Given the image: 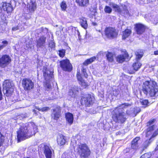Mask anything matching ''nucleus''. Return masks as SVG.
Wrapping results in <instances>:
<instances>
[{
    "label": "nucleus",
    "instance_id": "f257e3e1",
    "mask_svg": "<svg viewBox=\"0 0 158 158\" xmlns=\"http://www.w3.org/2000/svg\"><path fill=\"white\" fill-rule=\"evenodd\" d=\"M20 126L19 129L17 131L18 142L30 138L38 131L37 126L32 122L29 123L27 126L20 124Z\"/></svg>",
    "mask_w": 158,
    "mask_h": 158
},
{
    "label": "nucleus",
    "instance_id": "f03ea898",
    "mask_svg": "<svg viewBox=\"0 0 158 158\" xmlns=\"http://www.w3.org/2000/svg\"><path fill=\"white\" fill-rule=\"evenodd\" d=\"M142 90L146 95L151 97L158 96V85L154 81H145L143 84Z\"/></svg>",
    "mask_w": 158,
    "mask_h": 158
},
{
    "label": "nucleus",
    "instance_id": "7ed1b4c3",
    "mask_svg": "<svg viewBox=\"0 0 158 158\" xmlns=\"http://www.w3.org/2000/svg\"><path fill=\"white\" fill-rule=\"evenodd\" d=\"M130 104L124 103L120 106L116 107L112 112V118L116 123H123L126 120V114L123 110L122 108L127 106Z\"/></svg>",
    "mask_w": 158,
    "mask_h": 158
},
{
    "label": "nucleus",
    "instance_id": "20e7f679",
    "mask_svg": "<svg viewBox=\"0 0 158 158\" xmlns=\"http://www.w3.org/2000/svg\"><path fill=\"white\" fill-rule=\"evenodd\" d=\"M76 150L80 156L82 158H87L90 154L89 148L85 143H80L77 145Z\"/></svg>",
    "mask_w": 158,
    "mask_h": 158
},
{
    "label": "nucleus",
    "instance_id": "39448f33",
    "mask_svg": "<svg viewBox=\"0 0 158 158\" xmlns=\"http://www.w3.org/2000/svg\"><path fill=\"white\" fill-rule=\"evenodd\" d=\"M43 72L45 78V81H44V85L45 89L47 90L48 91L52 88V86L50 83V80L52 78L53 73L48 69H47L46 68L44 69Z\"/></svg>",
    "mask_w": 158,
    "mask_h": 158
},
{
    "label": "nucleus",
    "instance_id": "423d86ee",
    "mask_svg": "<svg viewBox=\"0 0 158 158\" xmlns=\"http://www.w3.org/2000/svg\"><path fill=\"white\" fill-rule=\"evenodd\" d=\"M3 92L7 97L10 96L14 91V85L12 81L9 80H5L3 84Z\"/></svg>",
    "mask_w": 158,
    "mask_h": 158
},
{
    "label": "nucleus",
    "instance_id": "0eeeda50",
    "mask_svg": "<svg viewBox=\"0 0 158 158\" xmlns=\"http://www.w3.org/2000/svg\"><path fill=\"white\" fill-rule=\"evenodd\" d=\"M40 150L43 151L46 158H51L53 150L51 147L45 143H42L39 146Z\"/></svg>",
    "mask_w": 158,
    "mask_h": 158
},
{
    "label": "nucleus",
    "instance_id": "6e6552de",
    "mask_svg": "<svg viewBox=\"0 0 158 158\" xmlns=\"http://www.w3.org/2000/svg\"><path fill=\"white\" fill-rule=\"evenodd\" d=\"M106 37L110 39H113L117 37L118 35V31L114 28L107 27L105 31Z\"/></svg>",
    "mask_w": 158,
    "mask_h": 158
},
{
    "label": "nucleus",
    "instance_id": "1a4fd4ad",
    "mask_svg": "<svg viewBox=\"0 0 158 158\" xmlns=\"http://www.w3.org/2000/svg\"><path fill=\"white\" fill-rule=\"evenodd\" d=\"M94 98L93 95L90 94L86 95L81 100V103L86 106L89 107L94 103Z\"/></svg>",
    "mask_w": 158,
    "mask_h": 158
},
{
    "label": "nucleus",
    "instance_id": "9d476101",
    "mask_svg": "<svg viewBox=\"0 0 158 158\" xmlns=\"http://www.w3.org/2000/svg\"><path fill=\"white\" fill-rule=\"evenodd\" d=\"M11 60V57L8 55H4L1 56L0 57V67L5 68L10 63Z\"/></svg>",
    "mask_w": 158,
    "mask_h": 158
},
{
    "label": "nucleus",
    "instance_id": "9b49d317",
    "mask_svg": "<svg viewBox=\"0 0 158 158\" xmlns=\"http://www.w3.org/2000/svg\"><path fill=\"white\" fill-rule=\"evenodd\" d=\"M60 66L64 71H70L72 68V65L68 59L62 60L60 62Z\"/></svg>",
    "mask_w": 158,
    "mask_h": 158
},
{
    "label": "nucleus",
    "instance_id": "f8f14e48",
    "mask_svg": "<svg viewBox=\"0 0 158 158\" xmlns=\"http://www.w3.org/2000/svg\"><path fill=\"white\" fill-rule=\"evenodd\" d=\"M22 85L25 90H30L33 88L34 84L31 80L28 78L23 79Z\"/></svg>",
    "mask_w": 158,
    "mask_h": 158
},
{
    "label": "nucleus",
    "instance_id": "ddd939ff",
    "mask_svg": "<svg viewBox=\"0 0 158 158\" xmlns=\"http://www.w3.org/2000/svg\"><path fill=\"white\" fill-rule=\"evenodd\" d=\"M110 6L114 9L115 11H117L123 15H127L128 13V11L127 9V7L124 5H122L123 10H121L120 8L117 4L114 3H111L110 4Z\"/></svg>",
    "mask_w": 158,
    "mask_h": 158
},
{
    "label": "nucleus",
    "instance_id": "4468645a",
    "mask_svg": "<svg viewBox=\"0 0 158 158\" xmlns=\"http://www.w3.org/2000/svg\"><path fill=\"white\" fill-rule=\"evenodd\" d=\"M110 6L114 9L115 11H117L123 15H127L128 13V11L127 9V7L124 5H122L123 10H121L120 8L117 4L114 3H111L110 4Z\"/></svg>",
    "mask_w": 158,
    "mask_h": 158
},
{
    "label": "nucleus",
    "instance_id": "2eb2a0df",
    "mask_svg": "<svg viewBox=\"0 0 158 158\" xmlns=\"http://www.w3.org/2000/svg\"><path fill=\"white\" fill-rule=\"evenodd\" d=\"M122 54L118 55L116 57V61L119 63H122L127 58L128 55L125 49L121 51Z\"/></svg>",
    "mask_w": 158,
    "mask_h": 158
},
{
    "label": "nucleus",
    "instance_id": "dca6fc26",
    "mask_svg": "<svg viewBox=\"0 0 158 158\" xmlns=\"http://www.w3.org/2000/svg\"><path fill=\"white\" fill-rule=\"evenodd\" d=\"M11 3V2L10 3H2L1 4V7H0L1 10H3L4 11H6L9 14H10L13 10Z\"/></svg>",
    "mask_w": 158,
    "mask_h": 158
},
{
    "label": "nucleus",
    "instance_id": "f3484780",
    "mask_svg": "<svg viewBox=\"0 0 158 158\" xmlns=\"http://www.w3.org/2000/svg\"><path fill=\"white\" fill-rule=\"evenodd\" d=\"M61 109L59 106H56L53 110L52 114V118L55 120H57L60 116Z\"/></svg>",
    "mask_w": 158,
    "mask_h": 158
},
{
    "label": "nucleus",
    "instance_id": "a211bd4d",
    "mask_svg": "<svg viewBox=\"0 0 158 158\" xmlns=\"http://www.w3.org/2000/svg\"><path fill=\"white\" fill-rule=\"evenodd\" d=\"M141 66V64L140 63L139 61L137 60L136 62L134 63L133 64V69H129L127 72L129 74H133L135 71L138 70L140 68Z\"/></svg>",
    "mask_w": 158,
    "mask_h": 158
},
{
    "label": "nucleus",
    "instance_id": "6ab92c4d",
    "mask_svg": "<svg viewBox=\"0 0 158 158\" xmlns=\"http://www.w3.org/2000/svg\"><path fill=\"white\" fill-rule=\"evenodd\" d=\"M57 141L59 146H63L67 142L65 136L62 134H59L57 136Z\"/></svg>",
    "mask_w": 158,
    "mask_h": 158
},
{
    "label": "nucleus",
    "instance_id": "aec40b11",
    "mask_svg": "<svg viewBox=\"0 0 158 158\" xmlns=\"http://www.w3.org/2000/svg\"><path fill=\"white\" fill-rule=\"evenodd\" d=\"M135 27L137 33L139 35L142 34L146 29V27L144 25L140 23L136 24Z\"/></svg>",
    "mask_w": 158,
    "mask_h": 158
},
{
    "label": "nucleus",
    "instance_id": "412c9836",
    "mask_svg": "<svg viewBox=\"0 0 158 158\" xmlns=\"http://www.w3.org/2000/svg\"><path fill=\"white\" fill-rule=\"evenodd\" d=\"M46 38L44 36H42L36 41V46L38 48L43 47L45 45Z\"/></svg>",
    "mask_w": 158,
    "mask_h": 158
},
{
    "label": "nucleus",
    "instance_id": "4be33fe9",
    "mask_svg": "<svg viewBox=\"0 0 158 158\" xmlns=\"http://www.w3.org/2000/svg\"><path fill=\"white\" fill-rule=\"evenodd\" d=\"M65 117L66 122L70 125H72L74 119L72 113L68 112L65 114Z\"/></svg>",
    "mask_w": 158,
    "mask_h": 158
},
{
    "label": "nucleus",
    "instance_id": "5701e85b",
    "mask_svg": "<svg viewBox=\"0 0 158 158\" xmlns=\"http://www.w3.org/2000/svg\"><path fill=\"white\" fill-rule=\"evenodd\" d=\"M140 139L139 137H136L132 140L131 146L132 149L136 150L139 147L138 141Z\"/></svg>",
    "mask_w": 158,
    "mask_h": 158
},
{
    "label": "nucleus",
    "instance_id": "b1692460",
    "mask_svg": "<svg viewBox=\"0 0 158 158\" xmlns=\"http://www.w3.org/2000/svg\"><path fill=\"white\" fill-rule=\"evenodd\" d=\"M79 89V88L77 86L71 87L69 92V95L72 97H75V95L78 92Z\"/></svg>",
    "mask_w": 158,
    "mask_h": 158
},
{
    "label": "nucleus",
    "instance_id": "393cba45",
    "mask_svg": "<svg viewBox=\"0 0 158 158\" xmlns=\"http://www.w3.org/2000/svg\"><path fill=\"white\" fill-rule=\"evenodd\" d=\"M27 7L30 12H33L36 8V4L35 2L31 1L28 3Z\"/></svg>",
    "mask_w": 158,
    "mask_h": 158
},
{
    "label": "nucleus",
    "instance_id": "a878e982",
    "mask_svg": "<svg viewBox=\"0 0 158 158\" xmlns=\"http://www.w3.org/2000/svg\"><path fill=\"white\" fill-rule=\"evenodd\" d=\"M79 5L81 6H86L89 4V0H76Z\"/></svg>",
    "mask_w": 158,
    "mask_h": 158
},
{
    "label": "nucleus",
    "instance_id": "bb28decb",
    "mask_svg": "<svg viewBox=\"0 0 158 158\" xmlns=\"http://www.w3.org/2000/svg\"><path fill=\"white\" fill-rule=\"evenodd\" d=\"M106 56L107 60L109 62H112L114 61V54L113 53L108 52Z\"/></svg>",
    "mask_w": 158,
    "mask_h": 158
},
{
    "label": "nucleus",
    "instance_id": "cd10ccee",
    "mask_svg": "<svg viewBox=\"0 0 158 158\" xmlns=\"http://www.w3.org/2000/svg\"><path fill=\"white\" fill-rule=\"evenodd\" d=\"M80 23L82 27L86 29L88 27V24L86 19L85 18H82L80 19Z\"/></svg>",
    "mask_w": 158,
    "mask_h": 158
},
{
    "label": "nucleus",
    "instance_id": "c85d7f7f",
    "mask_svg": "<svg viewBox=\"0 0 158 158\" xmlns=\"http://www.w3.org/2000/svg\"><path fill=\"white\" fill-rule=\"evenodd\" d=\"M131 32L130 30L127 29L125 31L123 32V39H125L128 37L130 35Z\"/></svg>",
    "mask_w": 158,
    "mask_h": 158
},
{
    "label": "nucleus",
    "instance_id": "c756f323",
    "mask_svg": "<svg viewBox=\"0 0 158 158\" xmlns=\"http://www.w3.org/2000/svg\"><path fill=\"white\" fill-rule=\"evenodd\" d=\"M96 59L95 56H93L89 59H87L83 63V64L86 66L94 61Z\"/></svg>",
    "mask_w": 158,
    "mask_h": 158
},
{
    "label": "nucleus",
    "instance_id": "7c9ffc66",
    "mask_svg": "<svg viewBox=\"0 0 158 158\" xmlns=\"http://www.w3.org/2000/svg\"><path fill=\"white\" fill-rule=\"evenodd\" d=\"M143 53L142 51L140 50H138L135 52L136 55V59L139 60L143 56Z\"/></svg>",
    "mask_w": 158,
    "mask_h": 158
},
{
    "label": "nucleus",
    "instance_id": "2f4dec72",
    "mask_svg": "<svg viewBox=\"0 0 158 158\" xmlns=\"http://www.w3.org/2000/svg\"><path fill=\"white\" fill-rule=\"evenodd\" d=\"M149 127L147 129V136L150 133V131L153 130L156 126L155 125L148 126Z\"/></svg>",
    "mask_w": 158,
    "mask_h": 158
},
{
    "label": "nucleus",
    "instance_id": "473e14b6",
    "mask_svg": "<svg viewBox=\"0 0 158 158\" xmlns=\"http://www.w3.org/2000/svg\"><path fill=\"white\" fill-rule=\"evenodd\" d=\"M61 8L62 10H65L67 8V5L65 1H63L60 5Z\"/></svg>",
    "mask_w": 158,
    "mask_h": 158
},
{
    "label": "nucleus",
    "instance_id": "72a5a7b5",
    "mask_svg": "<svg viewBox=\"0 0 158 158\" xmlns=\"http://www.w3.org/2000/svg\"><path fill=\"white\" fill-rule=\"evenodd\" d=\"M6 20V17L3 13H0V23H4Z\"/></svg>",
    "mask_w": 158,
    "mask_h": 158
},
{
    "label": "nucleus",
    "instance_id": "f704fd0d",
    "mask_svg": "<svg viewBox=\"0 0 158 158\" xmlns=\"http://www.w3.org/2000/svg\"><path fill=\"white\" fill-rule=\"evenodd\" d=\"M57 53L60 57H63L65 55V50L64 49L60 50L58 51Z\"/></svg>",
    "mask_w": 158,
    "mask_h": 158
},
{
    "label": "nucleus",
    "instance_id": "c9c22d12",
    "mask_svg": "<svg viewBox=\"0 0 158 158\" xmlns=\"http://www.w3.org/2000/svg\"><path fill=\"white\" fill-rule=\"evenodd\" d=\"M2 44L0 45V51L6 46L8 44V42L6 40H4L2 42Z\"/></svg>",
    "mask_w": 158,
    "mask_h": 158
},
{
    "label": "nucleus",
    "instance_id": "e433bc0d",
    "mask_svg": "<svg viewBox=\"0 0 158 158\" xmlns=\"http://www.w3.org/2000/svg\"><path fill=\"white\" fill-rule=\"evenodd\" d=\"M79 83L84 88H85L88 85L87 83L85 82L84 80L80 81Z\"/></svg>",
    "mask_w": 158,
    "mask_h": 158
},
{
    "label": "nucleus",
    "instance_id": "4c0bfd02",
    "mask_svg": "<svg viewBox=\"0 0 158 158\" xmlns=\"http://www.w3.org/2000/svg\"><path fill=\"white\" fill-rule=\"evenodd\" d=\"M104 11L106 13H110L112 11V9L109 6H106L104 8Z\"/></svg>",
    "mask_w": 158,
    "mask_h": 158
},
{
    "label": "nucleus",
    "instance_id": "58836bf2",
    "mask_svg": "<svg viewBox=\"0 0 158 158\" xmlns=\"http://www.w3.org/2000/svg\"><path fill=\"white\" fill-rule=\"evenodd\" d=\"M155 121L156 120L154 119L150 120L147 123V126H148L153 125L152 124L155 123Z\"/></svg>",
    "mask_w": 158,
    "mask_h": 158
},
{
    "label": "nucleus",
    "instance_id": "ea45409f",
    "mask_svg": "<svg viewBox=\"0 0 158 158\" xmlns=\"http://www.w3.org/2000/svg\"><path fill=\"white\" fill-rule=\"evenodd\" d=\"M151 157V155L149 153H146L142 155L140 158H149Z\"/></svg>",
    "mask_w": 158,
    "mask_h": 158
},
{
    "label": "nucleus",
    "instance_id": "a19ab883",
    "mask_svg": "<svg viewBox=\"0 0 158 158\" xmlns=\"http://www.w3.org/2000/svg\"><path fill=\"white\" fill-rule=\"evenodd\" d=\"M40 111H46L50 110L49 107H44L41 109H37Z\"/></svg>",
    "mask_w": 158,
    "mask_h": 158
},
{
    "label": "nucleus",
    "instance_id": "79ce46f5",
    "mask_svg": "<svg viewBox=\"0 0 158 158\" xmlns=\"http://www.w3.org/2000/svg\"><path fill=\"white\" fill-rule=\"evenodd\" d=\"M140 102L141 104L143 105H146L148 103V101L147 100H141Z\"/></svg>",
    "mask_w": 158,
    "mask_h": 158
},
{
    "label": "nucleus",
    "instance_id": "37998d69",
    "mask_svg": "<svg viewBox=\"0 0 158 158\" xmlns=\"http://www.w3.org/2000/svg\"><path fill=\"white\" fill-rule=\"evenodd\" d=\"M49 47L51 49L54 48L55 47V44L54 42L51 41L49 44Z\"/></svg>",
    "mask_w": 158,
    "mask_h": 158
},
{
    "label": "nucleus",
    "instance_id": "c03bdc74",
    "mask_svg": "<svg viewBox=\"0 0 158 158\" xmlns=\"http://www.w3.org/2000/svg\"><path fill=\"white\" fill-rule=\"evenodd\" d=\"M82 72L83 73L84 76L85 77L87 78L88 77V75L86 73V70L83 67L82 69Z\"/></svg>",
    "mask_w": 158,
    "mask_h": 158
},
{
    "label": "nucleus",
    "instance_id": "a18cd8bd",
    "mask_svg": "<svg viewBox=\"0 0 158 158\" xmlns=\"http://www.w3.org/2000/svg\"><path fill=\"white\" fill-rule=\"evenodd\" d=\"M158 135V129L153 133L151 138H154L156 137Z\"/></svg>",
    "mask_w": 158,
    "mask_h": 158
},
{
    "label": "nucleus",
    "instance_id": "49530a36",
    "mask_svg": "<svg viewBox=\"0 0 158 158\" xmlns=\"http://www.w3.org/2000/svg\"><path fill=\"white\" fill-rule=\"evenodd\" d=\"M150 142H149V140L148 141H146L144 143V148H146L147 147H148L149 144L150 143Z\"/></svg>",
    "mask_w": 158,
    "mask_h": 158
},
{
    "label": "nucleus",
    "instance_id": "de8ad7c7",
    "mask_svg": "<svg viewBox=\"0 0 158 158\" xmlns=\"http://www.w3.org/2000/svg\"><path fill=\"white\" fill-rule=\"evenodd\" d=\"M3 141V139H2V136L1 133L0 132V146H1Z\"/></svg>",
    "mask_w": 158,
    "mask_h": 158
},
{
    "label": "nucleus",
    "instance_id": "09e8293b",
    "mask_svg": "<svg viewBox=\"0 0 158 158\" xmlns=\"http://www.w3.org/2000/svg\"><path fill=\"white\" fill-rule=\"evenodd\" d=\"M140 111V109L139 108H135L134 111L135 113H136V114L139 113Z\"/></svg>",
    "mask_w": 158,
    "mask_h": 158
},
{
    "label": "nucleus",
    "instance_id": "8fccbe9b",
    "mask_svg": "<svg viewBox=\"0 0 158 158\" xmlns=\"http://www.w3.org/2000/svg\"><path fill=\"white\" fill-rule=\"evenodd\" d=\"M19 29H20V28H19V25H18L17 26H16L13 27L12 30L13 31H15L17 30H19Z\"/></svg>",
    "mask_w": 158,
    "mask_h": 158
},
{
    "label": "nucleus",
    "instance_id": "3c124183",
    "mask_svg": "<svg viewBox=\"0 0 158 158\" xmlns=\"http://www.w3.org/2000/svg\"><path fill=\"white\" fill-rule=\"evenodd\" d=\"M77 79L78 81H79V82L80 81H81L83 79L82 78L81 76V75H78L77 76Z\"/></svg>",
    "mask_w": 158,
    "mask_h": 158
},
{
    "label": "nucleus",
    "instance_id": "603ef678",
    "mask_svg": "<svg viewBox=\"0 0 158 158\" xmlns=\"http://www.w3.org/2000/svg\"><path fill=\"white\" fill-rule=\"evenodd\" d=\"M18 25H19V28H20L19 30L20 31H22L24 29V28L23 26H22V25L20 26V25L19 24Z\"/></svg>",
    "mask_w": 158,
    "mask_h": 158
},
{
    "label": "nucleus",
    "instance_id": "864d4df0",
    "mask_svg": "<svg viewBox=\"0 0 158 158\" xmlns=\"http://www.w3.org/2000/svg\"><path fill=\"white\" fill-rule=\"evenodd\" d=\"M154 54L155 55H158V51H155L154 52Z\"/></svg>",
    "mask_w": 158,
    "mask_h": 158
},
{
    "label": "nucleus",
    "instance_id": "5fc2aeb1",
    "mask_svg": "<svg viewBox=\"0 0 158 158\" xmlns=\"http://www.w3.org/2000/svg\"><path fill=\"white\" fill-rule=\"evenodd\" d=\"M158 150V144H157L156 147V148H155V150L157 151Z\"/></svg>",
    "mask_w": 158,
    "mask_h": 158
},
{
    "label": "nucleus",
    "instance_id": "6e6d98bb",
    "mask_svg": "<svg viewBox=\"0 0 158 158\" xmlns=\"http://www.w3.org/2000/svg\"><path fill=\"white\" fill-rule=\"evenodd\" d=\"M81 75V73L80 72H77V76L78 75Z\"/></svg>",
    "mask_w": 158,
    "mask_h": 158
},
{
    "label": "nucleus",
    "instance_id": "4d7b16f0",
    "mask_svg": "<svg viewBox=\"0 0 158 158\" xmlns=\"http://www.w3.org/2000/svg\"><path fill=\"white\" fill-rule=\"evenodd\" d=\"M130 150L129 148H127L126 149V151H129Z\"/></svg>",
    "mask_w": 158,
    "mask_h": 158
},
{
    "label": "nucleus",
    "instance_id": "13d9d810",
    "mask_svg": "<svg viewBox=\"0 0 158 158\" xmlns=\"http://www.w3.org/2000/svg\"><path fill=\"white\" fill-rule=\"evenodd\" d=\"M156 158H158V156H157Z\"/></svg>",
    "mask_w": 158,
    "mask_h": 158
},
{
    "label": "nucleus",
    "instance_id": "bf43d9fd",
    "mask_svg": "<svg viewBox=\"0 0 158 158\" xmlns=\"http://www.w3.org/2000/svg\"><path fill=\"white\" fill-rule=\"evenodd\" d=\"M158 1V0H157Z\"/></svg>",
    "mask_w": 158,
    "mask_h": 158
}]
</instances>
